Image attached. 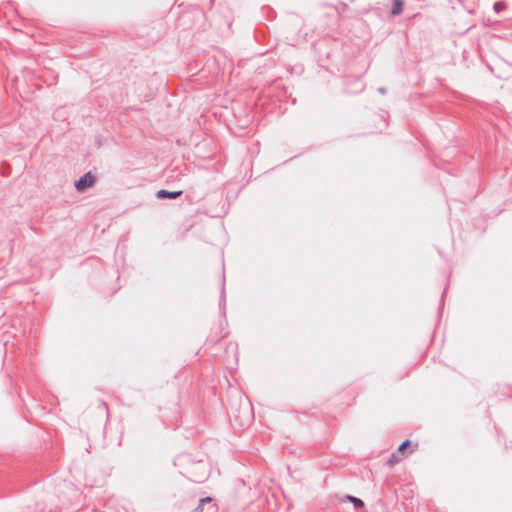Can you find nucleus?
Segmentation results:
<instances>
[{
    "instance_id": "obj_10",
    "label": "nucleus",
    "mask_w": 512,
    "mask_h": 512,
    "mask_svg": "<svg viewBox=\"0 0 512 512\" xmlns=\"http://www.w3.org/2000/svg\"><path fill=\"white\" fill-rule=\"evenodd\" d=\"M224 290H225V287H224V282L222 283V294L224 293Z\"/></svg>"
},
{
    "instance_id": "obj_3",
    "label": "nucleus",
    "mask_w": 512,
    "mask_h": 512,
    "mask_svg": "<svg viewBox=\"0 0 512 512\" xmlns=\"http://www.w3.org/2000/svg\"><path fill=\"white\" fill-rule=\"evenodd\" d=\"M181 194H182L181 190H179V191H168V190H165V189H160V190L157 191L156 196L159 199H166V198L176 199Z\"/></svg>"
},
{
    "instance_id": "obj_6",
    "label": "nucleus",
    "mask_w": 512,
    "mask_h": 512,
    "mask_svg": "<svg viewBox=\"0 0 512 512\" xmlns=\"http://www.w3.org/2000/svg\"><path fill=\"white\" fill-rule=\"evenodd\" d=\"M493 8L495 12L499 13L506 8V4L504 2L498 1L494 3Z\"/></svg>"
},
{
    "instance_id": "obj_2",
    "label": "nucleus",
    "mask_w": 512,
    "mask_h": 512,
    "mask_svg": "<svg viewBox=\"0 0 512 512\" xmlns=\"http://www.w3.org/2000/svg\"><path fill=\"white\" fill-rule=\"evenodd\" d=\"M95 181V176L91 172H87L83 176H81L77 181H75L74 186L78 192H85L88 188L93 186Z\"/></svg>"
},
{
    "instance_id": "obj_8",
    "label": "nucleus",
    "mask_w": 512,
    "mask_h": 512,
    "mask_svg": "<svg viewBox=\"0 0 512 512\" xmlns=\"http://www.w3.org/2000/svg\"><path fill=\"white\" fill-rule=\"evenodd\" d=\"M200 502H201V504H204V505H205L206 503H210V502H212V498H211V497H205V498H202V499L200 500Z\"/></svg>"
},
{
    "instance_id": "obj_7",
    "label": "nucleus",
    "mask_w": 512,
    "mask_h": 512,
    "mask_svg": "<svg viewBox=\"0 0 512 512\" xmlns=\"http://www.w3.org/2000/svg\"><path fill=\"white\" fill-rule=\"evenodd\" d=\"M195 512H204V504L199 502L198 506L195 508Z\"/></svg>"
},
{
    "instance_id": "obj_4",
    "label": "nucleus",
    "mask_w": 512,
    "mask_h": 512,
    "mask_svg": "<svg viewBox=\"0 0 512 512\" xmlns=\"http://www.w3.org/2000/svg\"><path fill=\"white\" fill-rule=\"evenodd\" d=\"M340 501L342 503L345 502V501H350V502H352L354 504V507L356 509H361V508L364 507V502L361 499L356 498L354 496L347 495L344 498H342Z\"/></svg>"
},
{
    "instance_id": "obj_1",
    "label": "nucleus",
    "mask_w": 512,
    "mask_h": 512,
    "mask_svg": "<svg viewBox=\"0 0 512 512\" xmlns=\"http://www.w3.org/2000/svg\"><path fill=\"white\" fill-rule=\"evenodd\" d=\"M418 448L417 443H412L409 439L405 440L397 449L396 452L392 453L387 460V465L394 466L406 457L412 454Z\"/></svg>"
},
{
    "instance_id": "obj_5",
    "label": "nucleus",
    "mask_w": 512,
    "mask_h": 512,
    "mask_svg": "<svg viewBox=\"0 0 512 512\" xmlns=\"http://www.w3.org/2000/svg\"><path fill=\"white\" fill-rule=\"evenodd\" d=\"M403 11V1L402 0H393L391 7V14L396 16L399 15Z\"/></svg>"
},
{
    "instance_id": "obj_9",
    "label": "nucleus",
    "mask_w": 512,
    "mask_h": 512,
    "mask_svg": "<svg viewBox=\"0 0 512 512\" xmlns=\"http://www.w3.org/2000/svg\"><path fill=\"white\" fill-rule=\"evenodd\" d=\"M379 92H380L381 94H384V93L386 92V90H385L384 88H380V89H379Z\"/></svg>"
}]
</instances>
